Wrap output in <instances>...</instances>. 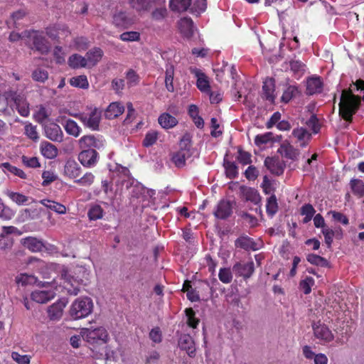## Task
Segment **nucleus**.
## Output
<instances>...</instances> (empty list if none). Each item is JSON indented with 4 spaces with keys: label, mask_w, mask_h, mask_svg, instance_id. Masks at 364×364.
<instances>
[{
    "label": "nucleus",
    "mask_w": 364,
    "mask_h": 364,
    "mask_svg": "<svg viewBox=\"0 0 364 364\" xmlns=\"http://www.w3.org/2000/svg\"><path fill=\"white\" fill-rule=\"evenodd\" d=\"M0 167L2 168V171L6 174L12 173L14 176H18L22 179H26L27 178L26 173L23 170L11 165L9 162L2 163L1 164H0Z\"/></svg>",
    "instance_id": "30"
},
{
    "label": "nucleus",
    "mask_w": 364,
    "mask_h": 364,
    "mask_svg": "<svg viewBox=\"0 0 364 364\" xmlns=\"http://www.w3.org/2000/svg\"><path fill=\"white\" fill-rule=\"evenodd\" d=\"M321 232L324 236L325 243L328 248H331L333 241V237L336 235V232L328 227L322 229Z\"/></svg>",
    "instance_id": "61"
},
{
    "label": "nucleus",
    "mask_w": 364,
    "mask_h": 364,
    "mask_svg": "<svg viewBox=\"0 0 364 364\" xmlns=\"http://www.w3.org/2000/svg\"><path fill=\"white\" fill-rule=\"evenodd\" d=\"M235 245L236 247H239L247 251H255L259 249L257 246V243L253 240V239L247 235L239 237L235 241Z\"/></svg>",
    "instance_id": "23"
},
{
    "label": "nucleus",
    "mask_w": 364,
    "mask_h": 364,
    "mask_svg": "<svg viewBox=\"0 0 364 364\" xmlns=\"http://www.w3.org/2000/svg\"><path fill=\"white\" fill-rule=\"evenodd\" d=\"M7 196L13 202L18 205H26L29 200L28 196L17 192L9 191Z\"/></svg>",
    "instance_id": "44"
},
{
    "label": "nucleus",
    "mask_w": 364,
    "mask_h": 364,
    "mask_svg": "<svg viewBox=\"0 0 364 364\" xmlns=\"http://www.w3.org/2000/svg\"><path fill=\"white\" fill-rule=\"evenodd\" d=\"M40 203L58 214H65L66 213V207L60 203L48 199H43L40 200Z\"/></svg>",
    "instance_id": "31"
},
{
    "label": "nucleus",
    "mask_w": 364,
    "mask_h": 364,
    "mask_svg": "<svg viewBox=\"0 0 364 364\" xmlns=\"http://www.w3.org/2000/svg\"><path fill=\"white\" fill-rule=\"evenodd\" d=\"M274 134L272 132H266L262 134H257L255 137V144L257 146L267 144L273 141Z\"/></svg>",
    "instance_id": "48"
},
{
    "label": "nucleus",
    "mask_w": 364,
    "mask_h": 364,
    "mask_svg": "<svg viewBox=\"0 0 364 364\" xmlns=\"http://www.w3.org/2000/svg\"><path fill=\"white\" fill-rule=\"evenodd\" d=\"M237 160L242 165L250 164L252 163V155L250 152L244 151L241 147H238Z\"/></svg>",
    "instance_id": "49"
},
{
    "label": "nucleus",
    "mask_w": 364,
    "mask_h": 364,
    "mask_svg": "<svg viewBox=\"0 0 364 364\" xmlns=\"http://www.w3.org/2000/svg\"><path fill=\"white\" fill-rule=\"evenodd\" d=\"M75 117L77 118L82 124L92 130H98L101 120V111L95 107L89 114L79 113Z\"/></svg>",
    "instance_id": "4"
},
{
    "label": "nucleus",
    "mask_w": 364,
    "mask_h": 364,
    "mask_svg": "<svg viewBox=\"0 0 364 364\" xmlns=\"http://www.w3.org/2000/svg\"><path fill=\"white\" fill-rule=\"evenodd\" d=\"M65 304L63 302L58 301L48 308V316L50 320H58L63 315V310Z\"/></svg>",
    "instance_id": "29"
},
{
    "label": "nucleus",
    "mask_w": 364,
    "mask_h": 364,
    "mask_svg": "<svg viewBox=\"0 0 364 364\" xmlns=\"http://www.w3.org/2000/svg\"><path fill=\"white\" fill-rule=\"evenodd\" d=\"M68 65L72 68H79L87 67L85 57L78 54H73L69 57Z\"/></svg>",
    "instance_id": "37"
},
{
    "label": "nucleus",
    "mask_w": 364,
    "mask_h": 364,
    "mask_svg": "<svg viewBox=\"0 0 364 364\" xmlns=\"http://www.w3.org/2000/svg\"><path fill=\"white\" fill-rule=\"evenodd\" d=\"M93 303L90 298L84 297L76 299L70 309V316L74 320L85 318L92 311Z\"/></svg>",
    "instance_id": "1"
},
{
    "label": "nucleus",
    "mask_w": 364,
    "mask_h": 364,
    "mask_svg": "<svg viewBox=\"0 0 364 364\" xmlns=\"http://www.w3.org/2000/svg\"><path fill=\"white\" fill-rule=\"evenodd\" d=\"M99 154L93 149H82L78 155L81 164L87 168L95 166L98 161Z\"/></svg>",
    "instance_id": "7"
},
{
    "label": "nucleus",
    "mask_w": 364,
    "mask_h": 364,
    "mask_svg": "<svg viewBox=\"0 0 364 364\" xmlns=\"http://www.w3.org/2000/svg\"><path fill=\"white\" fill-rule=\"evenodd\" d=\"M104 210L100 205H92L87 213V216L91 220H97L103 217Z\"/></svg>",
    "instance_id": "46"
},
{
    "label": "nucleus",
    "mask_w": 364,
    "mask_h": 364,
    "mask_svg": "<svg viewBox=\"0 0 364 364\" xmlns=\"http://www.w3.org/2000/svg\"><path fill=\"white\" fill-rule=\"evenodd\" d=\"M178 29L181 35L186 38H191L194 33L193 21L190 17H184L178 21Z\"/></svg>",
    "instance_id": "18"
},
{
    "label": "nucleus",
    "mask_w": 364,
    "mask_h": 364,
    "mask_svg": "<svg viewBox=\"0 0 364 364\" xmlns=\"http://www.w3.org/2000/svg\"><path fill=\"white\" fill-rule=\"evenodd\" d=\"M190 10L192 13L197 12L198 14L205 11L207 8V0H194Z\"/></svg>",
    "instance_id": "59"
},
{
    "label": "nucleus",
    "mask_w": 364,
    "mask_h": 364,
    "mask_svg": "<svg viewBox=\"0 0 364 364\" xmlns=\"http://www.w3.org/2000/svg\"><path fill=\"white\" fill-rule=\"evenodd\" d=\"M21 244L31 252H39L45 248V244L42 240L32 236L22 238Z\"/></svg>",
    "instance_id": "10"
},
{
    "label": "nucleus",
    "mask_w": 364,
    "mask_h": 364,
    "mask_svg": "<svg viewBox=\"0 0 364 364\" xmlns=\"http://www.w3.org/2000/svg\"><path fill=\"white\" fill-rule=\"evenodd\" d=\"M113 23L117 27L127 28L131 22L125 11H118L113 16Z\"/></svg>",
    "instance_id": "35"
},
{
    "label": "nucleus",
    "mask_w": 364,
    "mask_h": 364,
    "mask_svg": "<svg viewBox=\"0 0 364 364\" xmlns=\"http://www.w3.org/2000/svg\"><path fill=\"white\" fill-rule=\"evenodd\" d=\"M14 245V240L10 236L0 235V250H10Z\"/></svg>",
    "instance_id": "63"
},
{
    "label": "nucleus",
    "mask_w": 364,
    "mask_h": 364,
    "mask_svg": "<svg viewBox=\"0 0 364 364\" xmlns=\"http://www.w3.org/2000/svg\"><path fill=\"white\" fill-rule=\"evenodd\" d=\"M300 213L301 215H304V218H303V223L306 224L311 220L316 213V210L311 204L306 203L301 208Z\"/></svg>",
    "instance_id": "39"
},
{
    "label": "nucleus",
    "mask_w": 364,
    "mask_h": 364,
    "mask_svg": "<svg viewBox=\"0 0 364 364\" xmlns=\"http://www.w3.org/2000/svg\"><path fill=\"white\" fill-rule=\"evenodd\" d=\"M64 128L68 134L75 137L78 136L81 132V129L77 125V124L74 120L70 119L66 120Z\"/></svg>",
    "instance_id": "41"
},
{
    "label": "nucleus",
    "mask_w": 364,
    "mask_h": 364,
    "mask_svg": "<svg viewBox=\"0 0 364 364\" xmlns=\"http://www.w3.org/2000/svg\"><path fill=\"white\" fill-rule=\"evenodd\" d=\"M178 346L183 350H186L191 358L196 356L195 342L189 334H182L178 340Z\"/></svg>",
    "instance_id": "15"
},
{
    "label": "nucleus",
    "mask_w": 364,
    "mask_h": 364,
    "mask_svg": "<svg viewBox=\"0 0 364 364\" xmlns=\"http://www.w3.org/2000/svg\"><path fill=\"white\" fill-rule=\"evenodd\" d=\"M15 104L16 105V109L18 113L22 117H28L30 114V109L28 107V104L25 101L21 100L19 99L15 100Z\"/></svg>",
    "instance_id": "56"
},
{
    "label": "nucleus",
    "mask_w": 364,
    "mask_h": 364,
    "mask_svg": "<svg viewBox=\"0 0 364 364\" xmlns=\"http://www.w3.org/2000/svg\"><path fill=\"white\" fill-rule=\"evenodd\" d=\"M224 167L227 178L230 179H234L237 176V166L235 162L224 160Z\"/></svg>",
    "instance_id": "43"
},
{
    "label": "nucleus",
    "mask_w": 364,
    "mask_h": 364,
    "mask_svg": "<svg viewBox=\"0 0 364 364\" xmlns=\"http://www.w3.org/2000/svg\"><path fill=\"white\" fill-rule=\"evenodd\" d=\"M40 149L42 155L49 159L55 158L58 153L57 147L48 141L41 142Z\"/></svg>",
    "instance_id": "27"
},
{
    "label": "nucleus",
    "mask_w": 364,
    "mask_h": 364,
    "mask_svg": "<svg viewBox=\"0 0 364 364\" xmlns=\"http://www.w3.org/2000/svg\"><path fill=\"white\" fill-rule=\"evenodd\" d=\"M46 136L51 141L61 142L63 133L60 126L55 123H50L44 127Z\"/></svg>",
    "instance_id": "16"
},
{
    "label": "nucleus",
    "mask_w": 364,
    "mask_h": 364,
    "mask_svg": "<svg viewBox=\"0 0 364 364\" xmlns=\"http://www.w3.org/2000/svg\"><path fill=\"white\" fill-rule=\"evenodd\" d=\"M282 156L286 159L297 161L300 154L299 149H296L287 140L284 141L277 150Z\"/></svg>",
    "instance_id": "11"
},
{
    "label": "nucleus",
    "mask_w": 364,
    "mask_h": 364,
    "mask_svg": "<svg viewBox=\"0 0 364 364\" xmlns=\"http://www.w3.org/2000/svg\"><path fill=\"white\" fill-rule=\"evenodd\" d=\"M274 92L275 80L272 77H267L263 82L262 97L274 104L276 98Z\"/></svg>",
    "instance_id": "14"
},
{
    "label": "nucleus",
    "mask_w": 364,
    "mask_h": 364,
    "mask_svg": "<svg viewBox=\"0 0 364 364\" xmlns=\"http://www.w3.org/2000/svg\"><path fill=\"white\" fill-rule=\"evenodd\" d=\"M34 282V277L31 274H28L26 273L20 274L16 277V282L18 284H21L22 286L27 285L28 284H31Z\"/></svg>",
    "instance_id": "62"
},
{
    "label": "nucleus",
    "mask_w": 364,
    "mask_h": 364,
    "mask_svg": "<svg viewBox=\"0 0 364 364\" xmlns=\"http://www.w3.org/2000/svg\"><path fill=\"white\" fill-rule=\"evenodd\" d=\"M33 80L39 82H45L48 78V73L42 68L36 69L31 75Z\"/></svg>",
    "instance_id": "51"
},
{
    "label": "nucleus",
    "mask_w": 364,
    "mask_h": 364,
    "mask_svg": "<svg viewBox=\"0 0 364 364\" xmlns=\"http://www.w3.org/2000/svg\"><path fill=\"white\" fill-rule=\"evenodd\" d=\"M174 67L173 65H168L165 72V86L166 90L173 92L174 91L173 86Z\"/></svg>",
    "instance_id": "34"
},
{
    "label": "nucleus",
    "mask_w": 364,
    "mask_h": 364,
    "mask_svg": "<svg viewBox=\"0 0 364 364\" xmlns=\"http://www.w3.org/2000/svg\"><path fill=\"white\" fill-rule=\"evenodd\" d=\"M291 70L295 74H303L305 72L306 65L299 60H292L289 62Z\"/></svg>",
    "instance_id": "55"
},
{
    "label": "nucleus",
    "mask_w": 364,
    "mask_h": 364,
    "mask_svg": "<svg viewBox=\"0 0 364 364\" xmlns=\"http://www.w3.org/2000/svg\"><path fill=\"white\" fill-rule=\"evenodd\" d=\"M11 358L18 364H30L31 356L28 355H21L18 352H12Z\"/></svg>",
    "instance_id": "64"
},
{
    "label": "nucleus",
    "mask_w": 364,
    "mask_h": 364,
    "mask_svg": "<svg viewBox=\"0 0 364 364\" xmlns=\"http://www.w3.org/2000/svg\"><path fill=\"white\" fill-rule=\"evenodd\" d=\"M306 260L310 264L316 266L328 267L329 265V263L326 259L315 254H309L306 256Z\"/></svg>",
    "instance_id": "45"
},
{
    "label": "nucleus",
    "mask_w": 364,
    "mask_h": 364,
    "mask_svg": "<svg viewBox=\"0 0 364 364\" xmlns=\"http://www.w3.org/2000/svg\"><path fill=\"white\" fill-rule=\"evenodd\" d=\"M232 272L237 277H242L246 280L250 278L253 274L255 272V264L252 260L236 262L232 266Z\"/></svg>",
    "instance_id": "6"
},
{
    "label": "nucleus",
    "mask_w": 364,
    "mask_h": 364,
    "mask_svg": "<svg viewBox=\"0 0 364 364\" xmlns=\"http://www.w3.org/2000/svg\"><path fill=\"white\" fill-rule=\"evenodd\" d=\"M240 191L246 200L250 201L255 205L260 203L261 197L255 188L242 186L240 187Z\"/></svg>",
    "instance_id": "24"
},
{
    "label": "nucleus",
    "mask_w": 364,
    "mask_h": 364,
    "mask_svg": "<svg viewBox=\"0 0 364 364\" xmlns=\"http://www.w3.org/2000/svg\"><path fill=\"white\" fill-rule=\"evenodd\" d=\"M124 111V107L120 102H112L106 109L105 115L108 119H113L120 116Z\"/></svg>",
    "instance_id": "25"
},
{
    "label": "nucleus",
    "mask_w": 364,
    "mask_h": 364,
    "mask_svg": "<svg viewBox=\"0 0 364 364\" xmlns=\"http://www.w3.org/2000/svg\"><path fill=\"white\" fill-rule=\"evenodd\" d=\"M190 72L197 78L196 86L198 89L205 93L210 92V82L206 75L197 68H190Z\"/></svg>",
    "instance_id": "9"
},
{
    "label": "nucleus",
    "mask_w": 364,
    "mask_h": 364,
    "mask_svg": "<svg viewBox=\"0 0 364 364\" xmlns=\"http://www.w3.org/2000/svg\"><path fill=\"white\" fill-rule=\"evenodd\" d=\"M158 139V132L151 131L146 133L143 140L142 144L144 147H149L154 145Z\"/></svg>",
    "instance_id": "57"
},
{
    "label": "nucleus",
    "mask_w": 364,
    "mask_h": 364,
    "mask_svg": "<svg viewBox=\"0 0 364 364\" xmlns=\"http://www.w3.org/2000/svg\"><path fill=\"white\" fill-rule=\"evenodd\" d=\"M82 336L84 340L90 344H95L99 342L106 343L109 340V334L104 327L83 329Z\"/></svg>",
    "instance_id": "3"
},
{
    "label": "nucleus",
    "mask_w": 364,
    "mask_h": 364,
    "mask_svg": "<svg viewBox=\"0 0 364 364\" xmlns=\"http://www.w3.org/2000/svg\"><path fill=\"white\" fill-rule=\"evenodd\" d=\"M192 0H170V8L172 11L183 12L191 6Z\"/></svg>",
    "instance_id": "33"
},
{
    "label": "nucleus",
    "mask_w": 364,
    "mask_h": 364,
    "mask_svg": "<svg viewBox=\"0 0 364 364\" xmlns=\"http://www.w3.org/2000/svg\"><path fill=\"white\" fill-rule=\"evenodd\" d=\"M279 209L276 196L272 194L267 199L266 211L269 217L273 218Z\"/></svg>",
    "instance_id": "36"
},
{
    "label": "nucleus",
    "mask_w": 364,
    "mask_h": 364,
    "mask_svg": "<svg viewBox=\"0 0 364 364\" xmlns=\"http://www.w3.org/2000/svg\"><path fill=\"white\" fill-rule=\"evenodd\" d=\"M64 172L69 178H77L81 174V168L75 161L68 160L65 165Z\"/></svg>",
    "instance_id": "26"
},
{
    "label": "nucleus",
    "mask_w": 364,
    "mask_h": 364,
    "mask_svg": "<svg viewBox=\"0 0 364 364\" xmlns=\"http://www.w3.org/2000/svg\"><path fill=\"white\" fill-rule=\"evenodd\" d=\"M14 216V211L5 205L2 200L0 198V218L4 220H11Z\"/></svg>",
    "instance_id": "53"
},
{
    "label": "nucleus",
    "mask_w": 364,
    "mask_h": 364,
    "mask_svg": "<svg viewBox=\"0 0 364 364\" xmlns=\"http://www.w3.org/2000/svg\"><path fill=\"white\" fill-rule=\"evenodd\" d=\"M291 135L296 139V143L302 148L306 147L311 139V134L302 127L294 129Z\"/></svg>",
    "instance_id": "12"
},
{
    "label": "nucleus",
    "mask_w": 364,
    "mask_h": 364,
    "mask_svg": "<svg viewBox=\"0 0 364 364\" xmlns=\"http://www.w3.org/2000/svg\"><path fill=\"white\" fill-rule=\"evenodd\" d=\"M185 314L187 317V325L192 328H196L200 320L196 317V312L192 308L185 309Z\"/></svg>",
    "instance_id": "47"
},
{
    "label": "nucleus",
    "mask_w": 364,
    "mask_h": 364,
    "mask_svg": "<svg viewBox=\"0 0 364 364\" xmlns=\"http://www.w3.org/2000/svg\"><path fill=\"white\" fill-rule=\"evenodd\" d=\"M350 186L353 193L359 198L364 196V182L360 179H351Z\"/></svg>",
    "instance_id": "38"
},
{
    "label": "nucleus",
    "mask_w": 364,
    "mask_h": 364,
    "mask_svg": "<svg viewBox=\"0 0 364 364\" xmlns=\"http://www.w3.org/2000/svg\"><path fill=\"white\" fill-rule=\"evenodd\" d=\"M55 296V292L53 290H36L31 293V297L33 301L39 304L46 303Z\"/></svg>",
    "instance_id": "21"
},
{
    "label": "nucleus",
    "mask_w": 364,
    "mask_h": 364,
    "mask_svg": "<svg viewBox=\"0 0 364 364\" xmlns=\"http://www.w3.org/2000/svg\"><path fill=\"white\" fill-rule=\"evenodd\" d=\"M306 124L311 129L312 133L314 134H318L321 130V124L315 114H312L310 118L306 121Z\"/></svg>",
    "instance_id": "52"
},
{
    "label": "nucleus",
    "mask_w": 364,
    "mask_h": 364,
    "mask_svg": "<svg viewBox=\"0 0 364 364\" xmlns=\"http://www.w3.org/2000/svg\"><path fill=\"white\" fill-rule=\"evenodd\" d=\"M264 166L273 174L280 176L284 173L285 164L278 157H267Z\"/></svg>",
    "instance_id": "17"
},
{
    "label": "nucleus",
    "mask_w": 364,
    "mask_h": 364,
    "mask_svg": "<svg viewBox=\"0 0 364 364\" xmlns=\"http://www.w3.org/2000/svg\"><path fill=\"white\" fill-rule=\"evenodd\" d=\"M119 39L125 42L139 41L140 33L137 31H127L119 36Z\"/></svg>",
    "instance_id": "54"
},
{
    "label": "nucleus",
    "mask_w": 364,
    "mask_h": 364,
    "mask_svg": "<svg viewBox=\"0 0 364 364\" xmlns=\"http://www.w3.org/2000/svg\"><path fill=\"white\" fill-rule=\"evenodd\" d=\"M159 124L166 129H171L178 124L177 119L167 112L162 113L158 119Z\"/></svg>",
    "instance_id": "28"
},
{
    "label": "nucleus",
    "mask_w": 364,
    "mask_h": 364,
    "mask_svg": "<svg viewBox=\"0 0 364 364\" xmlns=\"http://www.w3.org/2000/svg\"><path fill=\"white\" fill-rule=\"evenodd\" d=\"M189 156L190 154L186 149H180L173 154L171 160L176 166L181 168L186 165V159Z\"/></svg>",
    "instance_id": "32"
},
{
    "label": "nucleus",
    "mask_w": 364,
    "mask_h": 364,
    "mask_svg": "<svg viewBox=\"0 0 364 364\" xmlns=\"http://www.w3.org/2000/svg\"><path fill=\"white\" fill-rule=\"evenodd\" d=\"M232 213V205L229 200H221L217 205L214 211V215L218 219L225 220Z\"/></svg>",
    "instance_id": "13"
},
{
    "label": "nucleus",
    "mask_w": 364,
    "mask_h": 364,
    "mask_svg": "<svg viewBox=\"0 0 364 364\" xmlns=\"http://www.w3.org/2000/svg\"><path fill=\"white\" fill-rule=\"evenodd\" d=\"M105 144V140L102 136L94 135H85L79 139V145L81 149H100Z\"/></svg>",
    "instance_id": "5"
},
{
    "label": "nucleus",
    "mask_w": 364,
    "mask_h": 364,
    "mask_svg": "<svg viewBox=\"0 0 364 364\" xmlns=\"http://www.w3.org/2000/svg\"><path fill=\"white\" fill-rule=\"evenodd\" d=\"M314 334L315 337L325 343L331 342L333 340L334 336L329 328L324 323H315L313 325Z\"/></svg>",
    "instance_id": "8"
},
{
    "label": "nucleus",
    "mask_w": 364,
    "mask_h": 364,
    "mask_svg": "<svg viewBox=\"0 0 364 364\" xmlns=\"http://www.w3.org/2000/svg\"><path fill=\"white\" fill-rule=\"evenodd\" d=\"M314 279L311 277H306L299 282V288L304 294H309L314 285Z\"/></svg>",
    "instance_id": "50"
},
{
    "label": "nucleus",
    "mask_w": 364,
    "mask_h": 364,
    "mask_svg": "<svg viewBox=\"0 0 364 364\" xmlns=\"http://www.w3.org/2000/svg\"><path fill=\"white\" fill-rule=\"evenodd\" d=\"M301 95V91L296 84H287L283 90L281 97V102L284 104L289 103L291 100L296 98Z\"/></svg>",
    "instance_id": "20"
},
{
    "label": "nucleus",
    "mask_w": 364,
    "mask_h": 364,
    "mask_svg": "<svg viewBox=\"0 0 364 364\" xmlns=\"http://www.w3.org/2000/svg\"><path fill=\"white\" fill-rule=\"evenodd\" d=\"M25 134L28 138L33 141H37L39 139V136L37 132V127L32 124H28L24 127Z\"/></svg>",
    "instance_id": "60"
},
{
    "label": "nucleus",
    "mask_w": 364,
    "mask_h": 364,
    "mask_svg": "<svg viewBox=\"0 0 364 364\" xmlns=\"http://www.w3.org/2000/svg\"><path fill=\"white\" fill-rule=\"evenodd\" d=\"M70 84L75 87L87 89L89 87V82L86 75H78L71 77L69 80Z\"/></svg>",
    "instance_id": "42"
},
{
    "label": "nucleus",
    "mask_w": 364,
    "mask_h": 364,
    "mask_svg": "<svg viewBox=\"0 0 364 364\" xmlns=\"http://www.w3.org/2000/svg\"><path fill=\"white\" fill-rule=\"evenodd\" d=\"M153 0H130L131 6L138 11H147L152 6Z\"/></svg>",
    "instance_id": "40"
},
{
    "label": "nucleus",
    "mask_w": 364,
    "mask_h": 364,
    "mask_svg": "<svg viewBox=\"0 0 364 364\" xmlns=\"http://www.w3.org/2000/svg\"><path fill=\"white\" fill-rule=\"evenodd\" d=\"M219 279L224 284H229L232 280V274L230 269L220 268L218 273Z\"/></svg>",
    "instance_id": "58"
},
{
    "label": "nucleus",
    "mask_w": 364,
    "mask_h": 364,
    "mask_svg": "<svg viewBox=\"0 0 364 364\" xmlns=\"http://www.w3.org/2000/svg\"><path fill=\"white\" fill-rule=\"evenodd\" d=\"M323 90V82L320 77H309L306 82V94L313 95L321 93Z\"/></svg>",
    "instance_id": "22"
},
{
    "label": "nucleus",
    "mask_w": 364,
    "mask_h": 364,
    "mask_svg": "<svg viewBox=\"0 0 364 364\" xmlns=\"http://www.w3.org/2000/svg\"><path fill=\"white\" fill-rule=\"evenodd\" d=\"M25 36L32 41L33 48L41 54H46L50 50V43L43 35V31L31 30L24 32Z\"/></svg>",
    "instance_id": "2"
},
{
    "label": "nucleus",
    "mask_w": 364,
    "mask_h": 364,
    "mask_svg": "<svg viewBox=\"0 0 364 364\" xmlns=\"http://www.w3.org/2000/svg\"><path fill=\"white\" fill-rule=\"evenodd\" d=\"M103 55V50L100 48L95 47L90 49L85 56L87 67L95 66L101 60Z\"/></svg>",
    "instance_id": "19"
}]
</instances>
